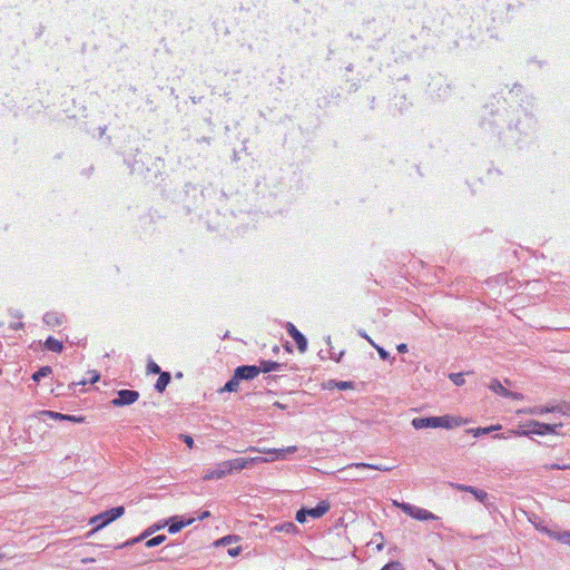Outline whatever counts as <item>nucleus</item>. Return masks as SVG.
I'll return each instance as SVG.
<instances>
[{"mask_svg":"<svg viewBox=\"0 0 570 570\" xmlns=\"http://www.w3.org/2000/svg\"><path fill=\"white\" fill-rule=\"evenodd\" d=\"M249 451L265 453V454H273L272 458H263V456H256V458H237L234 460L225 461L226 465H228V472L232 473L233 471H242L246 469L249 464L258 463V462H272L276 459H285L287 454H292L296 451V446H287L284 449H257V448H249Z\"/></svg>","mask_w":570,"mask_h":570,"instance_id":"f257e3e1","label":"nucleus"},{"mask_svg":"<svg viewBox=\"0 0 570 570\" xmlns=\"http://www.w3.org/2000/svg\"><path fill=\"white\" fill-rule=\"evenodd\" d=\"M124 513H125V508L124 507H116V508H112L110 510H107V511H105L102 513H99V514L92 517L89 520V523L90 524H96V527L89 532V534L100 530L101 528L106 527L110 522L117 520Z\"/></svg>","mask_w":570,"mask_h":570,"instance_id":"f03ea898","label":"nucleus"},{"mask_svg":"<svg viewBox=\"0 0 570 570\" xmlns=\"http://www.w3.org/2000/svg\"><path fill=\"white\" fill-rule=\"evenodd\" d=\"M527 426L531 428V430H518L513 431V433L518 436H528L531 433L538 435L557 434V429L561 428L562 423L549 424L532 420L527 424Z\"/></svg>","mask_w":570,"mask_h":570,"instance_id":"7ed1b4c3","label":"nucleus"},{"mask_svg":"<svg viewBox=\"0 0 570 570\" xmlns=\"http://www.w3.org/2000/svg\"><path fill=\"white\" fill-rule=\"evenodd\" d=\"M394 505L400 508L407 515L412 517L413 519L420 520V521H428V520H436L438 519V517L435 514H433L432 512H430V511H428L425 509L412 505V504L406 503V502L394 501Z\"/></svg>","mask_w":570,"mask_h":570,"instance_id":"20e7f679","label":"nucleus"},{"mask_svg":"<svg viewBox=\"0 0 570 570\" xmlns=\"http://www.w3.org/2000/svg\"><path fill=\"white\" fill-rule=\"evenodd\" d=\"M117 397L111 401L114 406H125L135 403L139 399V393L134 390H120Z\"/></svg>","mask_w":570,"mask_h":570,"instance_id":"39448f33","label":"nucleus"},{"mask_svg":"<svg viewBox=\"0 0 570 570\" xmlns=\"http://www.w3.org/2000/svg\"><path fill=\"white\" fill-rule=\"evenodd\" d=\"M286 331L295 341L298 351L304 353L307 350V340L305 336L289 322L286 324Z\"/></svg>","mask_w":570,"mask_h":570,"instance_id":"423d86ee","label":"nucleus"},{"mask_svg":"<svg viewBox=\"0 0 570 570\" xmlns=\"http://www.w3.org/2000/svg\"><path fill=\"white\" fill-rule=\"evenodd\" d=\"M261 373V367L256 365H242L238 366L234 374L236 379L240 380H253Z\"/></svg>","mask_w":570,"mask_h":570,"instance_id":"0eeeda50","label":"nucleus"},{"mask_svg":"<svg viewBox=\"0 0 570 570\" xmlns=\"http://www.w3.org/2000/svg\"><path fill=\"white\" fill-rule=\"evenodd\" d=\"M227 474H229L228 472V465H226L225 461L218 463L214 469H208L203 479L205 481H208V480H219V479H223L224 476H226Z\"/></svg>","mask_w":570,"mask_h":570,"instance_id":"6e6552de","label":"nucleus"},{"mask_svg":"<svg viewBox=\"0 0 570 570\" xmlns=\"http://www.w3.org/2000/svg\"><path fill=\"white\" fill-rule=\"evenodd\" d=\"M438 428H443V429H453V428H456V426H461L463 424H465L468 421L462 419V417H459V416H452V415H443V416H438Z\"/></svg>","mask_w":570,"mask_h":570,"instance_id":"1a4fd4ad","label":"nucleus"},{"mask_svg":"<svg viewBox=\"0 0 570 570\" xmlns=\"http://www.w3.org/2000/svg\"><path fill=\"white\" fill-rule=\"evenodd\" d=\"M438 424H439L438 416L414 417L412 420V425L416 430L426 429V428L436 429Z\"/></svg>","mask_w":570,"mask_h":570,"instance_id":"9d476101","label":"nucleus"},{"mask_svg":"<svg viewBox=\"0 0 570 570\" xmlns=\"http://www.w3.org/2000/svg\"><path fill=\"white\" fill-rule=\"evenodd\" d=\"M193 522H194V518H189L187 520H179L178 517H174L170 520V524H169L168 531H169V533H177L184 527L189 525Z\"/></svg>","mask_w":570,"mask_h":570,"instance_id":"9b49d317","label":"nucleus"},{"mask_svg":"<svg viewBox=\"0 0 570 570\" xmlns=\"http://www.w3.org/2000/svg\"><path fill=\"white\" fill-rule=\"evenodd\" d=\"M330 510V504L326 501H321L315 508L308 509V515L313 518H321Z\"/></svg>","mask_w":570,"mask_h":570,"instance_id":"f8f14e48","label":"nucleus"},{"mask_svg":"<svg viewBox=\"0 0 570 570\" xmlns=\"http://www.w3.org/2000/svg\"><path fill=\"white\" fill-rule=\"evenodd\" d=\"M353 468L354 469H372V470L384 471V472H389L392 470L391 466L376 465V464H370V463H352L346 466V469H353Z\"/></svg>","mask_w":570,"mask_h":570,"instance_id":"ddd939ff","label":"nucleus"},{"mask_svg":"<svg viewBox=\"0 0 570 570\" xmlns=\"http://www.w3.org/2000/svg\"><path fill=\"white\" fill-rule=\"evenodd\" d=\"M519 414H546V413H552V410H550V406H532V407H524L518 411Z\"/></svg>","mask_w":570,"mask_h":570,"instance_id":"4468645a","label":"nucleus"},{"mask_svg":"<svg viewBox=\"0 0 570 570\" xmlns=\"http://www.w3.org/2000/svg\"><path fill=\"white\" fill-rule=\"evenodd\" d=\"M170 373L169 372H163L159 374V377L155 384V389L158 391V392H164L165 389L167 387V385L169 384L170 382Z\"/></svg>","mask_w":570,"mask_h":570,"instance_id":"2eb2a0df","label":"nucleus"},{"mask_svg":"<svg viewBox=\"0 0 570 570\" xmlns=\"http://www.w3.org/2000/svg\"><path fill=\"white\" fill-rule=\"evenodd\" d=\"M261 372L268 373L272 371H278L283 367V364L274 361H261Z\"/></svg>","mask_w":570,"mask_h":570,"instance_id":"dca6fc26","label":"nucleus"},{"mask_svg":"<svg viewBox=\"0 0 570 570\" xmlns=\"http://www.w3.org/2000/svg\"><path fill=\"white\" fill-rule=\"evenodd\" d=\"M45 347L49 351L60 353L63 348L62 342L49 336L45 342Z\"/></svg>","mask_w":570,"mask_h":570,"instance_id":"f3484780","label":"nucleus"},{"mask_svg":"<svg viewBox=\"0 0 570 570\" xmlns=\"http://www.w3.org/2000/svg\"><path fill=\"white\" fill-rule=\"evenodd\" d=\"M547 533L556 539L557 541L563 543V544H568L569 546V541H570V531H562V532H554V531H550V530H547Z\"/></svg>","mask_w":570,"mask_h":570,"instance_id":"a211bd4d","label":"nucleus"},{"mask_svg":"<svg viewBox=\"0 0 570 570\" xmlns=\"http://www.w3.org/2000/svg\"><path fill=\"white\" fill-rule=\"evenodd\" d=\"M550 410H552V413L557 412L566 416H570V403L569 402H560L556 405H551Z\"/></svg>","mask_w":570,"mask_h":570,"instance_id":"6ab92c4d","label":"nucleus"},{"mask_svg":"<svg viewBox=\"0 0 570 570\" xmlns=\"http://www.w3.org/2000/svg\"><path fill=\"white\" fill-rule=\"evenodd\" d=\"M494 393L507 397V395H510V391L507 390L498 380H493L489 386Z\"/></svg>","mask_w":570,"mask_h":570,"instance_id":"aec40b11","label":"nucleus"},{"mask_svg":"<svg viewBox=\"0 0 570 570\" xmlns=\"http://www.w3.org/2000/svg\"><path fill=\"white\" fill-rule=\"evenodd\" d=\"M296 529V525L293 522H285L283 524L275 525L272 531L273 532H285L293 533Z\"/></svg>","mask_w":570,"mask_h":570,"instance_id":"412c9836","label":"nucleus"},{"mask_svg":"<svg viewBox=\"0 0 570 570\" xmlns=\"http://www.w3.org/2000/svg\"><path fill=\"white\" fill-rule=\"evenodd\" d=\"M469 493L473 494L474 498L482 503H485V501L489 498L488 493L484 490L476 489L474 487L470 488Z\"/></svg>","mask_w":570,"mask_h":570,"instance_id":"4be33fe9","label":"nucleus"},{"mask_svg":"<svg viewBox=\"0 0 570 570\" xmlns=\"http://www.w3.org/2000/svg\"><path fill=\"white\" fill-rule=\"evenodd\" d=\"M238 386H239V379H236V375L234 374V376L224 385L222 391L236 392L238 390Z\"/></svg>","mask_w":570,"mask_h":570,"instance_id":"5701e85b","label":"nucleus"},{"mask_svg":"<svg viewBox=\"0 0 570 570\" xmlns=\"http://www.w3.org/2000/svg\"><path fill=\"white\" fill-rule=\"evenodd\" d=\"M328 385L331 387L335 386V387H337L338 390H342V391L353 389V382H350V381H330Z\"/></svg>","mask_w":570,"mask_h":570,"instance_id":"b1692460","label":"nucleus"},{"mask_svg":"<svg viewBox=\"0 0 570 570\" xmlns=\"http://www.w3.org/2000/svg\"><path fill=\"white\" fill-rule=\"evenodd\" d=\"M52 373L50 366H43L32 375V380L39 382L42 377H46Z\"/></svg>","mask_w":570,"mask_h":570,"instance_id":"393cba45","label":"nucleus"},{"mask_svg":"<svg viewBox=\"0 0 570 570\" xmlns=\"http://www.w3.org/2000/svg\"><path fill=\"white\" fill-rule=\"evenodd\" d=\"M165 540H166V535H164V534H160V535L154 537V538L149 539V540L146 542V547H148V548H154V547H156V546L161 544Z\"/></svg>","mask_w":570,"mask_h":570,"instance_id":"a878e982","label":"nucleus"},{"mask_svg":"<svg viewBox=\"0 0 570 570\" xmlns=\"http://www.w3.org/2000/svg\"><path fill=\"white\" fill-rule=\"evenodd\" d=\"M450 380L456 385L462 386L465 383L464 376L462 373H451L449 375Z\"/></svg>","mask_w":570,"mask_h":570,"instance_id":"bb28decb","label":"nucleus"},{"mask_svg":"<svg viewBox=\"0 0 570 570\" xmlns=\"http://www.w3.org/2000/svg\"><path fill=\"white\" fill-rule=\"evenodd\" d=\"M499 429H501L500 425H491V426H488V428H479V429L472 430V431L474 433V436H478L480 434H488L491 431H495V430H499Z\"/></svg>","mask_w":570,"mask_h":570,"instance_id":"cd10ccee","label":"nucleus"},{"mask_svg":"<svg viewBox=\"0 0 570 570\" xmlns=\"http://www.w3.org/2000/svg\"><path fill=\"white\" fill-rule=\"evenodd\" d=\"M43 321L49 325H55V324L60 323L58 316L55 313H47L43 316Z\"/></svg>","mask_w":570,"mask_h":570,"instance_id":"c85d7f7f","label":"nucleus"},{"mask_svg":"<svg viewBox=\"0 0 570 570\" xmlns=\"http://www.w3.org/2000/svg\"><path fill=\"white\" fill-rule=\"evenodd\" d=\"M381 570H404V568L401 562L392 561L385 564Z\"/></svg>","mask_w":570,"mask_h":570,"instance_id":"c756f323","label":"nucleus"},{"mask_svg":"<svg viewBox=\"0 0 570 570\" xmlns=\"http://www.w3.org/2000/svg\"><path fill=\"white\" fill-rule=\"evenodd\" d=\"M42 415L55 419V420H65V416L62 413L53 412V411H43Z\"/></svg>","mask_w":570,"mask_h":570,"instance_id":"7c9ffc66","label":"nucleus"},{"mask_svg":"<svg viewBox=\"0 0 570 570\" xmlns=\"http://www.w3.org/2000/svg\"><path fill=\"white\" fill-rule=\"evenodd\" d=\"M238 540V537L236 535H227V537H224L222 538L220 540L217 541V544H220V546H227L234 541H237Z\"/></svg>","mask_w":570,"mask_h":570,"instance_id":"2f4dec72","label":"nucleus"},{"mask_svg":"<svg viewBox=\"0 0 570 570\" xmlns=\"http://www.w3.org/2000/svg\"><path fill=\"white\" fill-rule=\"evenodd\" d=\"M140 541H142V537L138 535L136 538L127 540L126 542H124L122 544L118 546L117 548L119 549V548L130 547V546H134L135 543H138Z\"/></svg>","mask_w":570,"mask_h":570,"instance_id":"473e14b6","label":"nucleus"},{"mask_svg":"<svg viewBox=\"0 0 570 570\" xmlns=\"http://www.w3.org/2000/svg\"><path fill=\"white\" fill-rule=\"evenodd\" d=\"M63 416H65L63 421H69V422H75V423H82L85 421L83 416H76V415H69V414H63Z\"/></svg>","mask_w":570,"mask_h":570,"instance_id":"72a5a7b5","label":"nucleus"},{"mask_svg":"<svg viewBox=\"0 0 570 570\" xmlns=\"http://www.w3.org/2000/svg\"><path fill=\"white\" fill-rule=\"evenodd\" d=\"M375 350L377 351L380 357L384 361L390 360V353L386 352L383 347L379 345H374Z\"/></svg>","mask_w":570,"mask_h":570,"instance_id":"f704fd0d","label":"nucleus"},{"mask_svg":"<svg viewBox=\"0 0 570 570\" xmlns=\"http://www.w3.org/2000/svg\"><path fill=\"white\" fill-rule=\"evenodd\" d=\"M148 371L154 374H160L163 373L160 371V367L155 362H149L147 366Z\"/></svg>","mask_w":570,"mask_h":570,"instance_id":"c9c22d12","label":"nucleus"},{"mask_svg":"<svg viewBox=\"0 0 570 570\" xmlns=\"http://www.w3.org/2000/svg\"><path fill=\"white\" fill-rule=\"evenodd\" d=\"M306 515H308L307 510L302 509V510L297 511V513H296V520H297L298 522L303 523V522H305V520H306Z\"/></svg>","mask_w":570,"mask_h":570,"instance_id":"e433bc0d","label":"nucleus"},{"mask_svg":"<svg viewBox=\"0 0 570 570\" xmlns=\"http://www.w3.org/2000/svg\"><path fill=\"white\" fill-rule=\"evenodd\" d=\"M453 489L459 491L469 492L471 485L460 484V483H451L450 484Z\"/></svg>","mask_w":570,"mask_h":570,"instance_id":"4c0bfd02","label":"nucleus"},{"mask_svg":"<svg viewBox=\"0 0 570 570\" xmlns=\"http://www.w3.org/2000/svg\"><path fill=\"white\" fill-rule=\"evenodd\" d=\"M180 438L183 439V441L186 443V445L189 448V449H193L194 446V440L190 435H186V434H181Z\"/></svg>","mask_w":570,"mask_h":570,"instance_id":"58836bf2","label":"nucleus"},{"mask_svg":"<svg viewBox=\"0 0 570 570\" xmlns=\"http://www.w3.org/2000/svg\"><path fill=\"white\" fill-rule=\"evenodd\" d=\"M544 468L547 470L551 469V470H567V469H570V465H561V464H551V465H544Z\"/></svg>","mask_w":570,"mask_h":570,"instance_id":"ea45409f","label":"nucleus"},{"mask_svg":"<svg viewBox=\"0 0 570 570\" xmlns=\"http://www.w3.org/2000/svg\"><path fill=\"white\" fill-rule=\"evenodd\" d=\"M358 335L365 338L373 347L374 345H376L374 341L364 331H358Z\"/></svg>","mask_w":570,"mask_h":570,"instance_id":"a19ab883","label":"nucleus"},{"mask_svg":"<svg viewBox=\"0 0 570 570\" xmlns=\"http://www.w3.org/2000/svg\"><path fill=\"white\" fill-rule=\"evenodd\" d=\"M507 397L514 399V400H523L524 396L521 393L510 391V395H507Z\"/></svg>","mask_w":570,"mask_h":570,"instance_id":"79ce46f5","label":"nucleus"},{"mask_svg":"<svg viewBox=\"0 0 570 570\" xmlns=\"http://www.w3.org/2000/svg\"><path fill=\"white\" fill-rule=\"evenodd\" d=\"M396 350L399 353H406L407 352V345L404 343H401L396 346Z\"/></svg>","mask_w":570,"mask_h":570,"instance_id":"37998d69","label":"nucleus"},{"mask_svg":"<svg viewBox=\"0 0 570 570\" xmlns=\"http://www.w3.org/2000/svg\"><path fill=\"white\" fill-rule=\"evenodd\" d=\"M228 553H229V556H232V557H236V556H238V554L240 553V548H239V547H236V548L229 549V550H228Z\"/></svg>","mask_w":570,"mask_h":570,"instance_id":"c03bdc74","label":"nucleus"},{"mask_svg":"<svg viewBox=\"0 0 570 570\" xmlns=\"http://www.w3.org/2000/svg\"><path fill=\"white\" fill-rule=\"evenodd\" d=\"M10 327H11L12 330H14V331H17V330H21V328L23 327V323H21V322H17V323L11 324V325H10Z\"/></svg>","mask_w":570,"mask_h":570,"instance_id":"a18cd8bd","label":"nucleus"},{"mask_svg":"<svg viewBox=\"0 0 570 570\" xmlns=\"http://www.w3.org/2000/svg\"><path fill=\"white\" fill-rule=\"evenodd\" d=\"M151 533H153V529H148V530H146L145 532H142V533L140 534V537H142V540H144L145 538H147V537H148V535H150Z\"/></svg>","mask_w":570,"mask_h":570,"instance_id":"49530a36","label":"nucleus"},{"mask_svg":"<svg viewBox=\"0 0 570 570\" xmlns=\"http://www.w3.org/2000/svg\"><path fill=\"white\" fill-rule=\"evenodd\" d=\"M210 515V512L209 511H204L200 515H199V519L203 520L205 518H208Z\"/></svg>","mask_w":570,"mask_h":570,"instance_id":"de8ad7c7","label":"nucleus"},{"mask_svg":"<svg viewBox=\"0 0 570 570\" xmlns=\"http://www.w3.org/2000/svg\"><path fill=\"white\" fill-rule=\"evenodd\" d=\"M96 560L94 558H83L81 560L82 563H90V562H95Z\"/></svg>","mask_w":570,"mask_h":570,"instance_id":"09e8293b","label":"nucleus"},{"mask_svg":"<svg viewBox=\"0 0 570 570\" xmlns=\"http://www.w3.org/2000/svg\"><path fill=\"white\" fill-rule=\"evenodd\" d=\"M203 142L209 144V138L203 137Z\"/></svg>","mask_w":570,"mask_h":570,"instance_id":"8fccbe9b","label":"nucleus"},{"mask_svg":"<svg viewBox=\"0 0 570 570\" xmlns=\"http://www.w3.org/2000/svg\"><path fill=\"white\" fill-rule=\"evenodd\" d=\"M569 546H570V541H569Z\"/></svg>","mask_w":570,"mask_h":570,"instance_id":"3c124183","label":"nucleus"}]
</instances>
